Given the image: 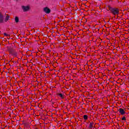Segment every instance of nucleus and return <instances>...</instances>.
Masks as SVG:
<instances>
[{"mask_svg":"<svg viewBox=\"0 0 129 129\" xmlns=\"http://www.w3.org/2000/svg\"><path fill=\"white\" fill-rule=\"evenodd\" d=\"M126 118H125V117H123L122 118V120H126Z\"/></svg>","mask_w":129,"mask_h":129,"instance_id":"nucleus-12","label":"nucleus"},{"mask_svg":"<svg viewBox=\"0 0 129 129\" xmlns=\"http://www.w3.org/2000/svg\"><path fill=\"white\" fill-rule=\"evenodd\" d=\"M9 19H10V16H7L5 18V22H8V21H9Z\"/></svg>","mask_w":129,"mask_h":129,"instance_id":"nucleus-8","label":"nucleus"},{"mask_svg":"<svg viewBox=\"0 0 129 129\" xmlns=\"http://www.w3.org/2000/svg\"><path fill=\"white\" fill-rule=\"evenodd\" d=\"M15 20L16 23H19V20L18 17H16Z\"/></svg>","mask_w":129,"mask_h":129,"instance_id":"nucleus-10","label":"nucleus"},{"mask_svg":"<svg viewBox=\"0 0 129 129\" xmlns=\"http://www.w3.org/2000/svg\"><path fill=\"white\" fill-rule=\"evenodd\" d=\"M58 96L60 97V98H61L62 99H63V98H64V95H63V94H62L61 93L58 94Z\"/></svg>","mask_w":129,"mask_h":129,"instance_id":"nucleus-7","label":"nucleus"},{"mask_svg":"<svg viewBox=\"0 0 129 129\" xmlns=\"http://www.w3.org/2000/svg\"><path fill=\"white\" fill-rule=\"evenodd\" d=\"M119 112L120 113V114H121V115H123V114L125 113V111H124V110H123V109L122 108L119 109Z\"/></svg>","mask_w":129,"mask_h":129,"instance_id":"nucleus-4","label":"nucleus"},{"mask_svg":"<svg viewBox=\"0 0 129 129\" xmlns=\"http://www.w3.org/2000/svg\"><path fill=\"white\" fill-rule=\"evenodd\" d=\"M89 128H93V123L90 122L89 125Z\"/></svg>","mask_w":129,"mask_h":129,"instance_id":"nucleus-6","label":"nucleus"},{"mask_svg":"<svg viewBox=\"0 0 129 129\" xmlns=\"http://www.w3.org/2000/svg\"><path fill=\"white\" fill-rule=\"evenodd\" d=\"M13 56L17 57V56H18V52L14 51L13 52Z\"/></svg>","mask_w":129,"mask_h":129,"instance_id":"nucleus-9","label":"nucleus"},{"mask_svg":"<svg viewBox=\"0 0 129 129\" xmlns=\"http://www.w3.org/2000/svg\"><path fill=\"white\" fill-rule=\"evenodd\" d=\"M0 23H4V15L0 13Z\"/></svg>","mask_w":129,"mask_h":129,"instance_id":"nucleus-5","label":"nucleus"},{"mask_svg":"<svg viewBox=\"0 0 129 129\" xmlns=\"http://www.w3.org/2000/svg\"><path fill=\"white\" fill-rule=\"evenodd\" d=\"M4 35H5V36H9V34H8L5 33H4Z\"/></svg>","mask_w":129,"mask_h":129,"instance_id":"nucleus-13","label":"nucleus"},{"mask_svg":"<svg viewBox=\"0 0 129 129\" xmlns=\"http://www.w3.org/2000/svg\"><path fill=\"white\" fill-rule=\"evenodd\" d=\"M21 8H22V10L24 12H28V11L30 10V6H22Z\"/></svg>","mask_w":129,"mask_h":129,"instance_id":"nucleus-2","label":"nucleus"},{"mask_svg":"<svg viewBox=\"0 0 129 129\" xmlns=\"http://www.w3.org/2000/svg\"><path fill=\"white\" fill-rule=\"evenodd\" d=\"M88 116H87V115H84V119L86 120V119H88Z\"/></svg>","mask_w":129,"mask_h":129,"instance_id":"nucleus-11","label":"nucleus"},{"mask_svg":"<svg viewBox=\"0 0 129 129\" xmlns=\"http://www.w3.org/2000/svg\"><path fill=\"white\" fill-rule=\"evenodd\" d=\"M43 12L46 13V14H50V13H51V10L48 7H45L43 9Z\"/></svg>","mask_w":129,"mask_h":129,"instance_id":"nucleus-3","label":"nucleus"},{"mask_svg":"<svg viewBox=\"0 0 129 129\" xmlns=\"http://www.w3.org/2000/svg\"><path fill=\"white\" fill-rule=\"evenodd\" d=\"M109 11L114 16H117V15L119 14V10L118 8L110 7Z\"/></svg>","mask_w":129,"mask_h":129,"instance_id":"nucleus-1","label":"nucleus"}]
</instances>
